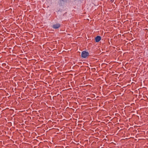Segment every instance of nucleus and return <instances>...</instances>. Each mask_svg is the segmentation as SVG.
Masks as SVG:
<instances>
[{"instance_id":"nucleus-1","label":"nucleus","mask_w":148,"mask_h":148,"mask_svg":"<svg viewBox=\"0 0 148 148\" xmlns=\"http://www.w3.org/2000/svg\"><path fill=\"white\" fill-rule=\"evenodd\" d=\"M89 55V53L86 51H83L82 52L81 56L84 58H86Z\"/></svg>"},{"instance_id":"nucleus-3","label":"nucleus","mask_w":148,"mask_h":148,"mask_svg":"<svg viewBox=\"0 0 148 148\" xmlns=\"http://www.w3.org/2000/svg\"><path fill=\"white\" fill-rule=\"evenodd\" d=\"M101 37L99 36H97L95 38V41L96 42H99L101 39Z\"/></svg>"},{"instance_id":"nucleus-2","label":"nucleus","mask_w":148,"mask_h":148,"mask_svg":"<svg viewBox=\"0 0 148 148\" xmlns=\"http://www.w3.org/2000/svg\"><path fill=\"white\" fill-rule=\"evenodd\" d=\"M60 27V24L59 23H57L56 24H53L52 26V27L55 29L59 28Z\"/></svg>"}]
</instances>
